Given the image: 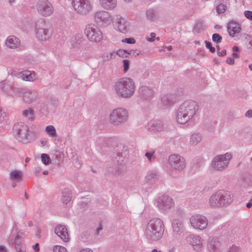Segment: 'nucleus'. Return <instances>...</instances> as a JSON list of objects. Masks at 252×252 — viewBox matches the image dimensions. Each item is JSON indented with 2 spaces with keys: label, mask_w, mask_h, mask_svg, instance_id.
<instances>
[{
  "label": "nucleus",
  "mask_w": 252,
  "mask_h": 252,
  "mask_svg": "<svg viewBox=\"0 0 252 252\" xmlns=\"http://www.w3.org/2000/svg\"><path fill=\"white\" fill-rule=\"evenodd\" d=\"M226 5L224 3H220L216 6V11L219 14L224 13L226 10Z\"/></svg>",
  "instance_id": "nucleus-43"
},
{
  "label": "nucleus",
  "mask_w": 252,
  "mask_h": 252,
  "mask_svg": "<svg viewBox=\"0 0 252 252\" xmlns=\"http://www.w3.org/2000/svg\"><path fill=\"white\" fill-rule=\"evenodd\" d=\"M79 252H94L91 249L88 248H86L81 249Z\"/></svg>",
  "instance_id": "nucleus-60"
},
{
  "label": "nucleus",
  "mask_w": 252,
  "mask_h": 252,
  "mask_svg": "<svg viewBox=\"0 0 252 252\" xmlns=\"http://www.w3.org/2000/svg\"><path fill=\"white\" fill-rule=\"evenodd\" d=\"M72 193L71 190L65 189L63 191L62 201L63 204L67 205L71 201Z\"/></svg>",
  "instance_id": "nucleus-34"
},
{
  "label": "nucleus",
  "mask_w": 252,
  "mask_h": 252,
  "mask_svg": "<svg viewBox=\"0 0 252 252\" xmlns=\"http://www.w3.org/2000/svg\"><path fill=\"white\" fill-rule=\"evenodd\" d=\"M123 67H124V71L126 72L129 68V62L127 60H124L123 61Z\"/></svg>",
  "instance_id": "nucleus-51"
},
{
  "label": "nucleus",
  "mask_w": 252,
  "mask_h": 252,
  "mask_svg": "<svg viewBox=\"0 0 252 252\" xmlns=\"http://www.w3.org/2000/svg\"><path fill=\"white\" fill-rule=\"evenodd\" d=\"M122 42L127 44H134L136 41L133 38H126L122 40Z\"/></svg>",
  "instance_id": "nucleus-54"
},
{
  "label": "nucleus",
  "mask_w": 252,
  "mask_h": 252,
  "mask_svg": "<svg viewBox=\"0 0 252 252\" xmlns=\"http://www.w3.org/2000/svg\"><path fill=\"white\" fill-rule=\"evenodd\" d=\"M130 54H131L134 57H136L140 55L141 54V51H140L135 50L132 51V52H131Z\"/></svg>",
  "instance_id": "nucleus-58"
},
{
  "label": "nucleus",
  "mask_w": 252,
  "mask_h": 252,
  "mask_svg": "<svg viewBox=\"0 0 252 252\" xmlns=\"http://www.w3.org/2000/svg\"><path fill=\"white\" fill-rule=\"evenodd\" d=\"M233 201L230 192L219 190L210 196L208 200L209 205L212 208H219L230 204Z\"/></svg>",
  "instance_id": "nucleus-4"
},
{
  "label": "nucleus",
  "mask_w": 252,
  "mask_h": 252,
  "mask_svg": "<svg viewBox=\"0 0 252 252\" xmlns=\"http://www.w3.org/2000/svg\"><path fill=\"white\" fill-rule=\"evenodd\" d=\"M234 59H238L240 57V55L237 52H234L231 56Z\"/></svg>",
  "instance_id": "nucleus-63"
},
{
  "label": "nucleus",
  "mask_w": 252,
  "mask_h": 252,
  "mask_svg": "<svg viewBox=\"0 0 252 252\" xmlns=\"http://www.w3.org/2000/svg\"><path fill=\"white\" fill-rule=\"evenodd\" d=\"M164 231L163 220L161 219L155 218L147 223L144 229V235L148 241L156 242L162 238Z\"/></svg>",
  "instance_id": "nucleus-3"
},
{
  "label": "nucleus",
  "mask_w": 252,
  "mask_h": 252,
  "mask_svg": "<svg viewBox=\"0 0 252 252\" xmlns=\"http://www.w3.org/2000/svg\"><path fill=\"white\" fill-rule=\"evenodd\" d=\"M204 30L203 23L201 21L197 22L193 28V31L196 33H199Z\"/></svg>",
  "instance_id": "nucleus-40"
},
{
  "label": "nucleus",
  "mask_w": 252,
  "mask_h": 252,
  "mask_svg": "<svg viewBox=\"0 0 252 252\" xmlns=\"http://www.w3.org/2000/svg\"><path fill=\"white\" fill-rule=\"evenodd\" d=\"M203 135L201 133L196 132L191 134L189 136V144L191 146H195L202 140Z\"/></svg>",
  "instance_id": "nucleus-32"
},
{
  "label": "nucleus",
  "mask_w": 252,
  "mask_h": 252,
  "mask_svg": "<svg viewBox=\"0 0 252 252\" xmlns=\"http://www.w3.org/2000/svg\"><path fill=\"white\" fill-rule=\"evenodd\" d=\"M227 30L229 35L231 37H234L241 32V28L238 23L232 20L228 23Z\"/></svg>",
  "instance_id": "nucleus-25"
},
{
  "label": "nucleus",
  "mask_w": 252,
  "mask_h": 252,
  "mask_svg": "<svg viewBox=\"0 0 252 252\" xmlns=\"http://www.w3.org/2000/svg\"><path fill=\"white\" fill-rule=\"evenodd\" d=\"M226 63L227 64L232 65V64H234V59L232 57H228L227 58V59L226 60Z\"/></svg>",
  "instance_id": "nucleus-57"
},
{
  "label": "nucleus",
  "mask_w": 252,
  "mask_h": 252,
  "mask_svg": "<svg viewBox=\"0 0 252 252\" xmlns=\"http://www.w3.org/2000/svg\"><path fill=\"white\" fill-rule=\"evenodd\" d=\"M129 117L128 110L123 107H118L113 110L110 114V122L114 125H120L126 123Z\"/></svg>",
  "instance_id": "nucleus-7"
},
{
  "label": "nucleus",
  "mask_w": 252,
  "mask_h": 252,
  "mask_svg": "<svg viewBox=\"0 0 252 252\" xmlns=\"http://www.w3.org/2000/svg\"><path fill=\"white\" fill-rule=\"evenodd\" d=\"M139 94L141 98L147 100L153 96L154 91L152 89L147 86H142L139 89Z\"/></svg>",
  "instance_id": "nucleus-29"
},
{
  "label": "nucleus",
  "mask_w": 252,
  "mask_h": 252,
  "mask_svg": "<svg viewBox=\"0 0 252 252\" xmlns=\"http://www.w3.org/2000/svg\"><path fill=\"white\" fill-rule=\"evenodd\" d=\"M84 41V39L81 34H75L70 39L71 47L74 50H78L81 48Z\"/></svg>",
  "instance_id": "nucleus-27"
},
{
  "label": "nucleus",
  "mask_w": 252,
  "mask_h": 252,
  "mask_svg": "<svg viewBox=\"0 0 252 252\" xmlns=\"http://www.w3.org/2000/svg\"><path fill=\"white\" fill-rule=\"evenodd\" d=\"M146 128L149 131L152 132L161 131L163 128V123L159 120L151 121L147 125Z\"/></svg>",
  "instance_id": "nucleus-26"
},
{
  "label": "nucleus",
  "mask_w": 252,
  "mask_h": 252,
  "mask_svg": "<svg viewBox=\"0 0 252 252\" xmlns=\"http://www.w3.org/2000/svg\"><path fill=\"white\" fill-rule=\"evenodd\" d=\"M13 132L16 138L21 143H28L31 140L29 127L23 123H15L13 126Z\"/></svg>",
  "instance_id": "nucleus-6"
},
{
  "label": "nucleus",
  "mask_w": 252,
  "mask_h": 252,
  "mask_svg": "<svg viewBox=\"0 0 252 252\" xmlns=\"http://www.w3.org/2000/svg\"><path fill=\"white\" fill-rule=\"evenodd\" d=\"M240 247L235 245H232L230 247L228 250V252H239Z\"/></svg>",
  "instance_id": "nucleus-53"
},
{
  "label": "nucleus",
  "mask_w": 252,
  "mask_h": 252,
  "mask_svg": "<svg viewBox=\"0 0 252 252\" xmlns=\"http://www.w3.org/2000/svg\"><path fill=\"white\" fill-rule=\"evenodd\" d=\"M6 121V115L3 111L1 107H0V125H4Z\"/></svg>",
  "instance_id": "nucleus-45"
},
{
  "label": "nucleus",
  "mask_w": 252,
  "mask_h": 252,
  "mask_svg": "<svg viewBox=\"0 0 252 252\" xmlns=\"http://www.w3.org/2000/svg\"><path fill=\"white\" fill-rule=\"evenodd\" d=\"M168 161L170 165L176 170H183L186 166L185 158L178 154H172L169 156Z\"/></svg>",
  "instance_id": "nucleus-15"
},
{
  "label": "nucleus",
  "mask_w": 252,
  "mask_h": 252,
  "mask_svg": "<svg viewBox=\"0 0 252 252\" xmlns=\"http://www.w3.org/2000/svg\"><path fill=\"white\" fill-rule=\"evenodd\" d=\"M238 95L240 98L245 99H247L249 97V94L248 92L244 89L240 90L238 92Z\"/></svg>",
  "instance_id": "nucleus-46"
},
{
  "label": "nucleus",
  "mask_w": 252,
  "mask_h": 252,
  "mask_svg": "<svg viewBox=\"0 0 252 252\" xmlns=\"http://www.w3.org/2000/svg\"><path fill=\"white\" fill-rule=\"evenodd\" d=\"M55 233L63 242H67L69 240V236L65 226L59 224L55 228Z\"/></svg>",
  "instance_id": "nucleus-24"
},
{
  "label": "nucleus",
  "mask_w": 252,
  "mask_h": 252,
  "mask_svg": "<svg viewBox=\"0 0 252 252\" xmlns=\"http://www.w3.org/2000/svg\"><path fill=\"white\" fill-rule=\"evenodd\" d=\"M22 94L24 101L29 104L36 102L39 98L38 92L35 90L24 89Z\"/></svg>",
  "instance_id": "nucleus-18"
},
{
  "label": "nucleus",
  "mask_w": 252,
  "mask_h": 252,
  "mask_svg": "<svg viewBox=\"0 0 252 252\" xmlns=\"http://www.w3.org/2000/svg\"><path fill=\"white\" fill-rule=\"evenodd\" d=\"M198 105L196 102L188 100L183 102L180 106L176 114L177 122L181 125L187 124L189 126H194L198 120L196 112Z\"/></svg>",
  "instance_id": "nucleus-1"
},
{
  "label": "nucleus",
  "mask_w": 252,
  "mask_h": 252,
  "mask_svg": "<svg viewBox=\"0 0 252 252\" xmlns=\"http://www.w3.org/2000/svg\"><path fill=\"white\" fill-rule=\"evenodd\" d=\"M45 132L51 137H55L57 136V132L56 128L53 126H48L45 128Z\"/></svg>",
  "instance_id": "nucleus-37"
},
{
  "label": "nucleus",
  "mask_w": 252,
  "mask_h": 252,
  "mask_svg": "<svg viewBox=\"0 0 252 252\" xmlns=\"http://www.w3.org/2000/svg\"><path fill=\"white\" fill-rule=\"evenodd\" d=\"M232 158L230 153L216 156L212 161V167L217 170L221 171L225 169Z\"/></svg>",
  "instance_id": "nucleus-10"
},
{
  "label": "nucleus",
  "mask_w": 252,
  "mask_h": 252,
  "mask_svg": "<svg viewBox=\"0 0 252 252\" xmlns=\"http://www.w3.org/2000/svg\"><path fill=\"white\" fill-rule=\"evenodd\" d=\"M22 114L24 117L30 120H33L34 119V112L32 109L29 108L23 111Z\"/></svg>",
  "instance_id": "nucleus-38"
},
{
  "label": "nucleus",
  "mask_w": 252,
  "mask_h": 252,
  "mask_svg": "<svg viewBox=\"0 0 252 252\" xmlns=\"http://www.w3.org/2000/svg\"><path fill=\"white\" fill-rule=\"evenodd\" d=\"M155 205L161 211H166L172 209L175 205L174 200L168 195L158 197L155 201Z\"/></svg>",
  "instance_id": "nucleus-11"
},
{
  "label": "nucleus",
  "mask_w": 252,
  "mask_h": 252,
  "mask_svg": "<svg viewBox=\"0 0 252 252\" xmlns=\"http://www.w3.org/2000/svg\"><path fill=\"white\" fill-rule=\"evenodd\" d=\"M155 154V151L154 150H150L145 153V156L147 158L149 161L153 162L156 159Z\"/></svg>",
  "instance_id": "nucleus-39"
},
{
  "label": "nucleus",
  "mask_w": 252,
  "mask_h": 252,
  "mask_svg": "<svg viewBox=\"0 0 252 252\" xmlns=\"http://www.w3.org/2000/svg\"><path fill=\"white\" fill-rule=\"evenodd\" d=\"M245 116L247 118L252 117V110H249L245 113Z\"/></svg>",
  "instance_id": "nucleus-59"
},
{
  "label": "nucleus",
  "mask_w": 252,
  "mask_h": 252,
  "mask_svg": "<svg viewBox=\"0 0 252 252\" xmlns=\"http://www.w3.org/2000/svg\"><path fill=\"white\" fill-rule=\"evenodd\" d=\"M100 6L104 10H113L117 6V0H98Z\"/></svg>",
  "instance_id": "nucleus-28"
},
{
  "label": "nucleus",
  "mask_w": 252,
  "mask_h": 252,
  "mask_svg": "<svg viewBox=\"0 0 252 252\" xmlns=\"http://www.w3.org/2000/svg\"><path fill=\"white\" fill-rule=\"evenodd\" d=\"M158 177L159 174L158 171L157 169H152L147 172L145 177V180L146 183L153 184L158 179Z\"/></svg>",
  "instance_id": "nucleus-30"
},
{
  "label": "nucleus",
  "mask_w": 252,
  "mask_h": 252,
  "mask_svg": "<svg viewBox=\"0 0 252 252\" xmlns=\"http://www.w3.org/2000/svg\"><path fill=\"white\" fill-rule=\"evenodd\" d=\"M5 44L9 48L15 49L20 46V42L17 37L14 35H10L6 38Z\"/></svg>",
  "instance_id": "nucleus-31"
},
{
  "label": "nucleus",
  "mask_w": 252,
  "mask_h": 252,
  "mask_svg": "<svg viewBox=\"0 0 252 252\" xmlns=\"http://www.w3.org/2000/svg\"><path fill=\"white\" fill-rule=\"evenodd\" d=\"M207 250L209 252H222L221 243L218 238L210 237L208 240Z\"/></svg>",
  "instance_id": "nucleus-20"
},
{
  "label": "nucleus",
  "mask_w": 252,
  "mask_h": 252,
  "mask_svg": "<svg viewBox=\"0 0 252 252\" xmlns=\"http://www.w3.org/2000/svg\"><path fill=\"white\" fill-rule=\"evenodd\" d=\"M115 151L117 152V156L115 157L116 161L119 164L123 165L127 159L128 152L126 148L121 145L117 147Z\"/></svg>",
  "instance_id": "nucleus-22"
},
{
  "label": "nucleus",
  "mask_w": 252,
  "mask_h": 252,
  "mask_svg": "<svg viewBox=\"0 0 252 252\" xmlns=\"http://www.w3.org/2000/svg\"><path fill=\"white\" fill-rule=\"evenodd\" d=\"M25 234L22 232H18L15 236L14 243H23L22 240L25 237Z\"/></svg>",
  "instance_id": "nucleus-41"
},
{
  "label": "nucleus",
  "mask_w": 252,
  "mask_h": 252,
  "mask_svg": "<svg viewBox=\"0 0 252 252\" xmlns=\"http://www.w3.org/2000/svg\"><path fill=\"white\" fill-rule=\"evenodd\" d=\"M34 31L36 37L41 41L48 40L52 35V32L48 28L46 21L42 18L35 21Z\"/></svg>",
  "instance_id": "nucleus-5"
},
{
  "label": "nucleus",
  "mask_w": 252,
  "mask_h": 252,
  "mask_svg": "<svg viewBox=\"0 0 252 252\" xmlns=\"http://www.w3.org/2000/svg\"><path fill=\"white\" fill-rule=\"evenodd\" d=\"M116 54H117V55H118L120 57H126L127 55L128 54V53L125 50L120 49L116 52Z\"/></svg>",
  "instance_id": "nucleus-50"
},
{
  "label": "nucleus",
  "mask_w": 252,
  "mask_h": 252,
  "mask_svg": "<svg viewBox=\"0 0 252 252\" xmlns=\"http://www.w3.org/2000/svg\"><path fill=\"white\" fill-rule=\"evenodd\" d=\"M84 33L88 39L91 42L99 43L103 38V34L99 27L94 24L86 26Z\"/></svg>",
  "instance_id": "nucleus-8"
},
{
  "label": "nucleus",
  "mask_w": 252,
  "mask_h": 252,
  "mask_svg": "<svg viewBox=\"0 0 252 252\" xmlns=\"http://www.w3.org/2000/svg\"><path fill=\"white\" fill-rule=\"evenodd\" d=\"M18 77L25 81L34 82L38 79L37 74L34 71L25 70L18 74Z\"/></svg>",
  "instance_id": "nucleus-23"
},
{
  "label": "nucleus",
  "mask_w": 252,
  "mask_h": 252,
  "mask_svg": "<svg viewBox=\"0 0 252 252\" xmlns=\"http://www.w3.org/2000/svg\"><path fill=\"white\" fill-rule=\"evenodd\" d=\"M156 34L155 33L152 32L150 34L151 37L147 36L146 37V40L149 42H153L155 41V40L156 39Z\"/></svg>",
  "instance_id": "nucleus-55"
},
{
  "label": "nucleus",
  "mask_w": 252,
  "mask_h": 252,
  "mask_svg": "<svg viewBox=\"0 0 252 252\" xmlns=\"http://www.w3.org/2000/svg\"><path fill=\"white\" fill-rule=\"evenodd\" d=\"M32 248L35 251V252H38L39 250V244L36 243L32 246Z\"/></svg>",
  "instance_id": "nucleus-62"
},
{
  "label": "nucleus",
  "mask_w": 252,
  "mask_h": 252,
  "mask_svg": "<svg viewBox=\"0 0 252 252\" xmlns=\"http://www.w3.org/2000/svg\"><path fill=\"white\" fill-rule=\"evenodd\" d=\"M187 241L196 251H201L203 247L204 240L200 236L191 235L187 238Z\"/></svg>",
  "instance_id": "nucleus-21"
},
{
  "label": "nucleus",
  "mask_w": 252,
  "mask_h": 252,
  "mask_svg": "<svg viewBox=\"0 0 252 252\" xmlns=\"http://www.w3.org/2000/svg\"><path fill=\"white\" fill-rule=\"evenodd\" d=\"M205 43L206 44V47L209 49L211 52L214 53L215 51V47L212 46V44L210 42L206 40Z\"/></svg>",
  "instance_id": "nucleus-52"
},
{
  "label": "nucleus",
  "mask_w": 252,
  "mask_h": 252,
  "mask_svg": "<svg viewBox=\"0 0 252 252\" xmlns=\"http://www.w3.org/2000/svg\"><path fill=\"white\" fill-rule=\"evenodd\" d=\"M36 8L38 14L43 17L50 16L54 12L53 6L48 0H38Z\"/></svg>",
  "instance_id": "nucleus-13"
},
{
  "label": "nucleus",
  "mask_w": 252,
  "mask_h": 252,
  "mask_svg": "<svg viewBox=\"0 0 252 252\" xmlns=\"http://www.w3.org/2000/svg\"><path fill=\"white\" fill-rule=\"evenodd\" d=\"M172 226L173 236L175 238H180L185 230L183 221L179 219H174L172 221Z\"/></svg>",
  "instance_id": "nucleus-19"
},
{
  "label": "nucleus",
  "mask_w": 252,
  "mask_h": 252,
  "mask_svg": "<svg viewBox=\"0 0 252 252\" xmlns=\"http://www.w3.org/2000/svg\"><path fill=\"white\" fill-rule=\"evenodd\" d=\"M226 54V51L225 49L222 50L221 51H218V55L219 56H223Z\"/></svg>",
  "instance_id": "nucleus-61"
},
{
  "label": "nucleus",
  "mask_w": 252,
  "mask_h": 252,
  "mask_svg": "<svg viewBox=\"0 0 252 252\" xmlns=\"http://www.w3.org/2000/svg\"><path fill=\"white\" fill-rule=\"evenodd\" d=\"M179 100V96L176 94H167L163 95L158 102L159 107L163 109L168 108Z\"/></svg>",
  "instance_id": "nucleus-17"
},
{
  "label": "nucleus",
  "mask_w": 252,
  "mask_h": 252,
  "mask_svg": "<svg viewBox=\"0 0 252 252\" xmlns=\"http://www.w3.org/2000/svg\"><path fill=\"white\" fill-rule=\"evenodd\" d=\"M15 249L17 252H27L26 247L23 243H16L15 244Z\"/></svg>",
  "instance_id": "nucleus-42"
},
{
  "label": "nucleus",
  "mask_w": 252,
  "mask_h": 252,
  "mask_svg": "<svg viewBox=\"0 0 252 252\" xmlns=\"http://www.w3.org/2000/svg\"><path fill=\"white\" fill-rule=\"evenodd\" d=\"M71 3L74 9L79 14L86 15L93 9L90 0H72Z\"/></svg>",
  "instance_id": "nucleus-12"
},
{
  "label": "nucleus",
  "mask_w": 252,
  "mask_h": 252,
  "mask_svg": "<svg viewBox=\"0 0 252 252\" xmlns=\"http://www.w3.org/2000/svg\"><path fill=\"white\" fill-rule=\"evenodd\" d=\"M10 175L11 180L19 181L21 179L22 172L20 171L14 170L10 172Z\"/></svg>",
  "instance_id": "nucleus-36"
},
{
  "label": "nucleus",
  "mask_w": 252,
  "mask_h": 252,
  "mask_svg": "<svg viewBox=\"0 0 252 252\" xmlns=\"http://www.w3.org/2000/svg\"><path fill=\"white\" fill-rule=\"evenodd\" d=\"M146 16L148 20L154 22L158 19L159 14L157 10L151 8L146 11Z\"/></svg>",
  "instance_id": "nucleus-33"
},
{
  "label": "nucleus",
  "mask_w": 252,
  "mask_h": 252,
  "mask_svg": "<svg viewBox=\"0 0 252 252\" xmlns=\"http://www.w3.org/2000/svg\"><path fill=\"white\" fill-rule=\"evenodd\" d=\"M115 54H116L115 52H112L109 53H108L107 55H106L103 57V60L108 61V60H111L113 58Z\"/></svg>",
  "instance_id": "nucleus-49"
},
{
  "label": "nucleus",
  "mask_w": 252,
  "mask_h": 252,
  "mask_svg": "<svg viewBox=\"0 0 252 252\" xmlns=\"http://www.w3.org/2000/svg\"><path fill=\"white\" fill-rule=\"evenodd\" d=\"M0 252H7L6 248L3 246H0Z\"/></svg>",
  "instance_id": "nucleus-64"
},
{
  "label": "nucleus",
  "mask_w": 252,
  "mask_h": 252,
  "mask_svg": "<svg viewBox=\"0 0 252 252\" xmlns=\"http://www.w3.org/2000/svg\"><path fill=\"white\" fill-rule=\"evenodd\" d=\"M114 29L123 33L128 32L130 30L131 24L129 21L125 18L118 16L114 24Z\"/></svg>",
  "instance_id": "nucleus-16"
},
{
  "label": "nucleus",
  "mask_w": 252,
  "mask_h": 252,
  "mask_svg": "<svg viewBox=\"0 0 252 252\" xmlns=\"http://www.w3.org/2000/svg\"><path fill=\"white\" fill-rule=\"evenodd\" d=\"M94 19L97 26L101 28H106L111 25L113 17L108 11L99 10L94 13Z\"/></svg>",
  "instance_id": "nucleus-9"
},
{
  "label": "nucleus",
  "mask_w": 252,
  "mask_h": 252,
  "mask_svg": "<svg viewBox=\"0 0 252 252\" xmlns=\"http://www.w3.org/2000/svg\"><path fill=\"white\" fill-rule=\"evenodd\" d=\"M212 40L217 44H219L221 42L222 37L218 33H214L212 35Z\"/></svg>",
  "instance_id": "nucleus-47"
},
{
  "label": "nucleus",
  "mask_w": 252,
  "mask_h": 252,
  "mask_svg": "<svg viewBox=\"0 0 252 252\" xmlns=\"http://www.w3.org/2000/svg\"><path fill=\"white\" fill-rule=\"evenodd\" d=\"M189 222L194 229L203 230L207 227L208 221L205 216L200 214H194L190 217Z\"/></svg>",
  "instance_id": "nucleus-14"
},
{
  "label": "nucleus",
  "mask_w": 252,
  "mask_h": 252,
  "mask_svg": "<svg viewBox=\"0 0 252 252\" xmlns=\"http://www.w3.org/2000/svg\"><path fill=\"white\" fill-rule=\"evenodd\" d=\"M114 89L117 95L121 98H131L135 94L136 86L133 79L125 77L118 79L115 82Z\"/></svg>",
  "instance_id": "nucleus-2"
},
{
  "label": "nucleus",
  "mask_w": 252,
  "mask_h": 252,
  "mask_svg": "<svg viewBox=\"0 0 252 252\" xmlns=\"http://www.w3.org/2000/svg\"><path fill=\"white\" fill-rule=\"evenodd\" d=\"M0 89L10 95H13V94L10 91L13 88L8 84L5 83V81L0 82Z\"/></svg>",
  "instance_id": "nucleus-35"
},
{
  "label": "nucleus",
  "mask_w": 252,
  "mask_h": 252,
  "mask_svg": "<svg viewBox=\"0 0 252 252\" xmlns=\"http://www.w3.org/2000/svg\"><path fill=\"white\" fill-rule=\"evenodd\" d=\"M244 15L247 18L252 20V11L246 10L244 12Z\"/></svg>",
  "instance_id": "nucleus-56"
},
{
  "label": "nucleus",
  "mask_w": 252,
  "mask_h": 252,
  "mask_svg": "<svg viewBox=\"0 0 252 252\" xmlns=\"http://www.w3.org/2000/svg\"><path fill=\"white\" fill-rule=\"evenodd\" d=\"M41 159L42 162L45 165H48L51 163V158L46 154H42L41 155Z\"/></svg>",
  "instance_id": "nucleus-44"
},
{
  "label": "nucleus",
  "mask_w": 252,
  "mask_h": 252,
  "mask_svg": "<svg viewBox=\"0 0 252 252\" xmlns=\"http://www.w3.org/2000/svg\"><path fill=\"white\" fill-rule=\"evenodd\" d=\"M53 252H67L66 249L61 246L56 245L54 247Z\"/></svg>",
  "instance_id": "nucleus-48"
}]
</instances>
